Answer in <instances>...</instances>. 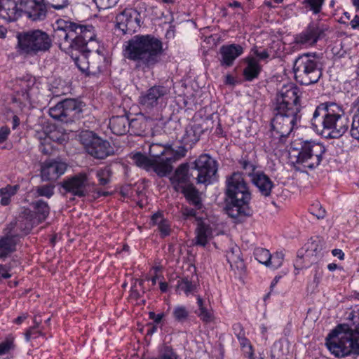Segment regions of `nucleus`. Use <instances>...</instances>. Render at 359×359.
Instances as JSON below:
<instances>
[{
  "mask_svg": "<svg viewBox=\"0 0 359 359\" xmlns=\"http://www.w3.org/2000/svg\"><path fill=\"white\" fill-rule=\"evenodd\" d=\"M34 90V88L22 90L21 97H18L19 101L20 102H30Z\"/></svg>",
  "mask_w": 359,
  "mask_h": 359,
  "instance_id": "nucleus-56",
  "label": "nucleus"
},
{
  "mask_svg": "<svg viewBox=\"0 0 359 359\" xmlns=\"http://www.w3.org/2000/svg\"><path fill=\"white\" fill-rule=\"evenodd\" d=\"M151 221L154 225L158 226L161 236L165 237L170 233V222L163 217V215L160 212L154 214L151 216Z\"/></svg>",
  "mask_w": 359,
  "mask_h": 359,
  "instance_id": "nucleus-37",
  "label": "nucleus"
},
{
  "mask_svg": "<svg viewBox=\"0 0 359 359\" xmlns=\"http://www.w3.org/2000/svg\"><path fill=\"white\" fill-rule=\"evenodd\" d=\"M15 348L13 337H8L0 343V355H4L13 351Z\"/></svg>",
  "mask_w": 359,
  "mask_h": 359,
  "instance_id": "nucleus-49",
  "label": "nucleus"
},
{
  "mask_svg": "<svg viewBox=\"0 0 359 359\" xmlns=\"http://www.w3.org/2000/svg\"><path fill=\"white\" fill-rule=\"evenodd\" d=\"M99 10L109 9L114 7L118 0H93Z\"/></svg>",
  "mask_w": 359,
  "mask_h": 359,
  "instance_id": "nucleus-54",
  "label": "nucleus"
},
{
  "mask_svg": "<svg viewBox=\"0 0 359 359\" xmlns=\"http://www.w3.org/2000/svg\"><path fill=\"white\" fill-rule=\"evenodd\" d=\"M5 235L0 238V258L6 257L16 250L19 240L11 233L4 232Z\"/></svg>",
  "mask_w": 359,
  "mask_h": 359,
  "instance_id": "nucleus-30",
  "label": "nucleus"
},
{
  "mask_svg": "<svg viewBox=\"0 0 359 359\" xmlns=\"http://www.w3.org/2000/svg\"><path fill=\"white\" fill-rule=\"evenodd\" d=\"M130 120L126 116H113L109 120V126L111 132L117 135H123L130 131Z\"/></svg>",
  "mask_w": 359,
  "mask_h": 359,
  "instance_id": "nucleus-29",
  "label": "nucleus"
},
{
  "mask_svg": "<svg viewBox=\"0 0 359 359\" xmlns=\"http://www.w3.org/2000/svg\"><path fill=\"white\" fill-rule=\"evenodd\" d=\"M49 115L55 120L64 122L63 101L60 102L54 107H50L49 109Z\"/></svg>",
  "mask_w": 359,
  "mask_h": 359,
  "instance_id": "nucleus-47",
  "label": "nucleus"
},
{
  "mask_svg": "<svg viewBox=\"0 0 359 359\" xmlns=\"http://www.w3.org/2000/svg\"><path fill=\"white\" fill-rule=\"evenodd\" d=\"M301 92L294 84L283 86L277 93L273 108L301 114Z\"/></svg>",
  "mask_w": 359,
  "mask_h": 359,
  "instance_id": "nucleus-9",
  "label": "nucleus"
},
{
  "mask_svg": "<svg viewBox=\"0 0 359 359\" xmlns=\"http://www.w3.org/2000/svg\"><path fill=\"white\" fill-rule=\"evenodd\" d=\"M53 39L62 51L71 54L75 65L81 72L95 74L100 72L101 67L93 61H88V55H100V45L95 39L94 27L92 25H80L74 22L57 20L54 28Z\"/></svg>",
  "mask_w": 359,
  "mask_h": 359,
  "instance_id": "nucleus-1",
  "label": "nucleus"
},
{
  "mask_svg": "<svg viewBox=\"0 0 359 359\" xmlns=\"http://www.w3.org/2000/svg\"><path fill=\"white\" fill-rule=\"evenodd\" d=\"M273 118L271 121V133L273 139L278 142L284 144L287 138L292 133L302 115L287 111H280L273 108Z\"/></svg>",
  "mask_w": 359,
  "mask_h": 359,
  "instance_id": "nucleus-8",
  "label": "nucleus"
},
{
  "mask_svg": "<svg viewBox=\"0 0 359 359\" xmlns=\"http://www.w3.org/2000/svg\"><path fill=\"white\" fill-rule=\"evenodd\" d=\"M151 359H177V355L172 350H168L159 358H153Z\"/></svg>",
  "mask_w": 359,
  "mask_h": 359,
  "instance_id": "nucleus-62",
  "label": "nucleus"
},
{
  "mask_svg": "<svg viewBox=\"0 0 359 359\" xmlns=\"http://www.w3.org/2000/svg\"><path fill=\"white\" fill-rule=\"evenodd\" d=\"M309 210L310 212L315 215L318 219H322L325 216V210L318 202L312 204Z\"/></svg>",
  "mask_w": 359,
  "mask_h": 359,
  "instance_id": "nucleus-52",
  "label": "nucleus"
},
{
  "mask_svg": "<svg viewBox=\"0 0 359 359\" xmlns=\"http://www.w3.org/2000/svg\"><path fill=\"white\" fill-rule=\"evenodd\" d=\"M35 224L33 212L30 209L25 208L18 217L7 224L4 232L13 234L20 241L21 237L30 232Z\"/></svg>",
  "mask_w": 359,
  "mask_h": 359,
  "instance_id": "nucleus-13",
  "label": "nucleus"
},
{
  "mask_svg": "<svg viewBox=\"0 0 359 359\" xmlns=\"http://www.w3.org/2000/svg\"><path fill=\"white\" fill-rule=\"evenodd\" d=\"M244 62L246 64L243 72L245 80L252 81L257 79L262 71V65L259 60L252 56H248L244 59Z\"/></svg>",
  "mask_w": 359,
  "mask_h": 359,
  "instance_id": "nucleus-27",
  "label": "nucleus"
},
{
  "mask_svg": "<svg viewBox=\"0 0 359 359\" xmlns=\"http://www.w3.org/2000/svg\"><path fill=\"white\" fill-rule=\"evenodd\" d=\"M284 260V255L281 252H276L271 254L270 261L268 262L266 266L273 269H277L282 266Z\"/></svg>",
  "mask_w": 359,
  "mask_h": 359,
  "instance_id": "nucleus-46",
  "label": "nucleus"
},
{
  "mask_svg": "<svg viewBox=\"0 0 359 359\" xmlns=\"http://www.w3.org/2000/svg\"><path fill=\"white\" fill-rule=\"evenodd\" d=\"M22 16L20 0H0V18L11 22Z\"/></svg>",
  "mask_w": 359,
  "mask_h": 359,
  "instance_id": "nucleus-20",
  "label": "nucleus"
},
{
  "mask_svg": "<svg viewBox=\"0 0 359 359\" xmlns=\"http://www.w3.org/2000/svg\"><path fill=\"white\" fill-rule=\"evenodd\" d=\"M34 209V219L36 224L45 221L50 213V207L43 200H38L32 203Z\"/></svg>",
  "mask_w": 359,
  "mask_h": 359,
  "instance_id": "nucleus-31",
  "label": "nucleus"
},
{
  "mask_svg": "<svg viewBox=\"0 0 359 359\" xmlns=\"http://www.w3.org/2000/svg\"><path fill=\"white\" fill-rule=\"evenodd\" d=\"M251 51L253 53V54L259 58V60H264L269 57V54L266 50H264L263 51L260 52L258 50L257 47L253 48Z\"/></svg>",
  "mask_w": 359,
  "mask_h": 359,
  "instance_id": "nucleus-60",
  "label": "nucleus"
},
{
  "mask_svg": "<svg viewBox=\"0 0 359 359\" xmlns=\"http://www.w3.org/2000/svg\"><path fill=\"white\" fill-rule=\"evenodd\" d=\"M226 196V214L234 223H243L252 216V194L242 172H234L228 178Z\"/></svg>",
  "mask_w": 359,
  "mask_h": 359,
  "instance_id": "nucleus-2",
  "label": "nucleus"
},
{
  "mask_svg": "<svg viewBox=\"0 0 359 359\" xmlns=\"http://www.w3.org/2000/svg\"><path fill=\"white\" fill-rule=\"evenodd\" d=\"M55 185L48 184L37 186L34 189V196L50 198L54 194Z\"/></svg>",
  "mask_w": 359,
  "mask_h": 359,
  "instance_id": "nucleus-43",
  "label": "nucleus"
},
{
  "mask_svg": "<svg viewBox=\"0 0 359 359\" xmlns=\"http://www.w3.org/2000/svg\"><path fill=\"white\" fill-rule=\"evenodd\" d=\"M189 165L188 163H182L175 170L174 174L170 177L171 184L175 191L179 192L190 183V176L189 175Z\"/></svg>",
  "mask_w": 359,
  "mask_h": 359,
  "instance_id": "nucleus-22",
  "label": "nucleus"
},
{
  "mask_svg": "<svg viewBox=\"0 0 359 359\" xmlns=\"http://www.w3.org/2000/svg\"><path fill=\"white\" fill-rule=\"evenodd\" d=\"M294 79L301 85L309 86L317 83L322 76V68L316 55L305 53L294 62Z\"/></svg>",
  "mask_w": 359,
  "mask_h": 359,
  "instance_id": "nucleus-6",
  "label": "nucleus"
},
{
  "mask_svg": "<svg viewBox=\"0 0 359 359\" xmlns=\"http://www.w3.org/2000/svg\"><path fill=\"white\" fill-rule=\"evenodd\" d=\"M67 164L56 160H48L43 163L41 177L43 181H55L65 173Z\"/></svg>",
  "mask_w": 359,
  "mask_h": 359,
  "instance_id": "nucleus-19",
  "label": "nucleus"
},
{
  "mask_svg": "<svg viewBox=\"0 0 359 359\" xmlns=\"http://www.w3.org/2000/svg\"><path fill=\"white\" fill-rule=\"evenodd\" d=\"M187 149L184 147H177V149L172 148L168 146V151L165 157V162L162 163L156 167V173L158 176L162 177L170 174L172 170V163L184 157L187 154Z\"/></svg>",
  "mask_w": 359,
  "mask_h": 359,
  "instance_id": "nucleus-18",
  "label": "nucleus"
},
{
  "mask_svg": "<svg viewBox=\"0 0 359 359\" xmlns=\"http://www.w3.org/2000/svg\"><path fill=\"white\" fill-rule=\"evenodd\" d=\"M313 129L325 138H339L348 128V120L342 107L326 102L316 108L311 119Z\"/></svg>",
  "mask_w": 359,
  "mask_h": 359,
  "instance_id": "nucleus-3",
  "label": "nucleus"
},
{
  "mask_svg": "<svg viewBox=\"0 0 359 359\" xmlns=\"http://www.w3.org/2000/svg\"><path fill=\"white\" fill-rule=\"evenodd\" d=\"M10 133V129L8 126H2L0 128V143L4 142Z\"/></svg>",
  "mask_w": 359,
  "mask_h": 359,
  "instance_id": "nucleus-63",
  "label": "nucleus"
},
{
  "mask_svg": "<svg viewBox=\"0 0 359 359\" xmlns=\"http://www.w3.org/2000/svg\"><path fill=\"white\" fill-rule=\"evenodd\" d=\"M180 191L184 195L190 204L194 205L197 209L201 208L202 203L199 192L193 184H189Z\"/></svg>",
  "mask_w": 359,
  "mask_h": 359,
  "instance_id": "nucleus-33",
  "label": "nucleus"
},
{
  "mask_svg": "<svg viewBox=\"0 0 359 359\" xmlns=\"http://www.w3.org/2000/svg\"><path fill=\"white\" fill-rule=\"evenodd\" d=\"M226 257L230 264L231 270L233 271L236 276L241 278L245 275L246 267L243 259L241 258V251L237 245L233 246L227 252Z\"/></svg>",
  "mask_w": 359,
  "mask_h": 359,
  "instance_id": "nucleus-21",
  "label": "nucleus"
},
{
  "mask_svg": "<svg viewBox=\"0 0 359 359\" xmlns=\"http://www.w3.org/2000/svg\"><path fill=\"white\" fill-rule=\"evenodd\" d=\"M243 53V48L239 44L226 46V66L233 65L234 60Z\"/></svg>",
  "mask_w": 359,
  "mask_h": 359,
  "instance_id": "nucleus-39",
  "label": "nucleus"
},
{
  "mask_svg": "<svg viewBox=\"0 0 359 359\" xmlns=\"http://www.w3.org/2000/svg\"><path fill=\"white\" fill-rule=\"evenodd\" d=\"M48 133L42 128L36 129L35 130V137L39 141V148L41 153L43 154H50L53 150V146L48 142Z\"/></svg>",
  "mask_w": 359,
  "mask_h": 359,
  "instance_id": "nucleus-32",
  "label": "nucleus"
},
{
  "mask_svg": "<svg viewBox=\"0 0 359 359\" xmlns=\"http://www.w3.org/2000/svg\"><path fill=\"white\" fill-rule=\"evenodd\" d=\"M198 172V184H210L216 179L217 165L216 161L208 154L201 155L194 161V168Z\"/></svg>",
  "mask_w": 359,
  "mask_h": 359,
  "instance_id": "nucleus-15",
  "label": "nucleus"
},
{
  "mask_svg": "<svg viewBox=\"0 0 359 359\" xmlns=\"http://www.w3.org/2000/svg\"><path fill=\"white\" fill-rule=\"evenodd\" d=\"M326 346L338 358L351 354L359 355V327L338 325L326 337Z\"/></svg>",
  "mask_w": 359,
  "mask_h": 359,
  "instance_id": "nucleus-5",
  "label": "nucleus"
},
{
  "mask_svg": "<svg viewBox=\"0 0 359 359\" xmlns=\"http://www.w3.org/2000/svg\"><path fill=\"white\" fill-rule=\"evenodd\" d=\"M251 181L252 183L257 187L262 196H270L272 188L273 187V183L264 172H256L252 177H251Z\"/></svg>",
  "mask_w": 359,
  "mask_h": 359,
  "instance_id": "nucleus-26",
  "label": "nucleus"
},
{
  "mask_svg": "<svg viewBox=\"0 0 359 359\" xmlns=\"http://www.w3.org/2000/svg\"><path fill=\"white\" fill-rule=\"evenodd\" d=\"M48 142L52 144V142H57L58 144H62L65 141V136L61 134L58 130L49 131L48 133Z\"/></svg>",
  "mask_w": 359,
  "mask_h": 359,
  "instance_id": "nucleus-53",
  "label": "nucleus"
},
{
  "mask_svg": "<svg viewBox=\"0 0 359 359\" xmlns=\"http://www.w3.org/2000/svg\"><path fill=\"white\" fill-rule=\"evenodd\" d=\"M323 271L321 268H320L318 266H315V273H314V278L313 281L318 285L319 283L320 282V280L323 277Z\"/></svg>",
  "mask_w": 359,
  "mask_h": 359,
  "instance_id": "nucleus-61",
  "label": "nucleus"
},
{
  "mask_svg": "<svg viewBox=\"0 0 359 359\" xmlns=\"http://www.w3.org/2000/svg\"><path fill=\"white\" fill-rule=\"evenodd\" d=\"M325 0H304L302 4L304 8L312 11L315 15L318 14L322 11L323 5Z\"/></svg>",
  "mask_w": 359,
  "mask_h": 359,
  "instance_id": "nucleus-44",
  "label": "nucleus"
},
{
  "mask_svg": "<svg viewBox=\"0 0 359 359\" xmlns=\"http://www.w3.org/2000/svg\"><path fill=\"white\" fill-rule=\"evenodd\" d=\"M111 170L109 167L106 166L96 171V177L98 179V184L105 186L111 181Z\"/></svg>",
  "mask_w": 359,
  "mask_h": 359,
  "instance_id": "nucleus-41",
  "label": "nucleus"
},
{
  "mask_svg": "<svg viewBox=\"0 0 359 359\" xmlns=\"http://www.w3.org/2000/svg\"><path fill=\"white\" fill-rule=\"evenodd\" d=\"M170 88L163 85H154L139 97V103L147 109L162 107L167 101Z\"/></svg>",
  "mask_w": 359,
  "mask_h": 359,
  "instance_id": "nucleus-12",
  "label": "nucleus"
},
{
  "mask_svg": "<svg viewBox=\"0 0 359 359\" xmlns=\"http://www.w3.org/2000/svg\"><path fill=\"white\" fill-rule=\"evenodd\" d=\"M306 250L300 259L304 262L308 261L311 264L316 262L319 257L323 256L324 242L319 237L311 238L306 243Z\"/></svg>",
  "mask_w": 359,
  "mask_h": 359,
  "instance_id": "nucleus-23",
  "label": "nucleus"
},
{
  "mask_svg": "<svg viewBox=\"0 0 359 359\" xmlns=\"http://www.w3.org/2000/svg\"><path fill=\"white\" fill-rule=\"evenodd\" d=\"M172 316L176 321L179 323H184L188 319L189 312L186 306L178 305L174 307Z\"/></svg>",
  "mask_w": 359,
  "mask_h": 359,
  "instance_id": "nucleus-42",
  "label": "nucleus"
},
{
  "mask_svg": "<svg viewBox=\"0 0 359 359\" xmlns=\"http://www.w3.org/2000/svg\"><path fill=\"white\" fill-rule=\"evenodd\" d=\"M46 3L55 9L60 10L67 7L69 0H46Z\"/></svg>",
  "mask_w": 359,
  "mask_h": 359,
  "instance_id": "nucleus-55",
  "label": "nucleus"
},
{
  "mask_svg": "<svg viewBox=\"0 0 359 359\" xmlns=\"http://www.w3.org/2000/svg\"><path fill=\"white\" fill-rule=\"evenodd\" d=\"M87 183V175L81 172L64 180L62 183V187L66 191L81 198L88 195Z\"/></svg>",
  "mask_w": 359,
  "mask_h": 359,
  "instance_id": "nucleus-17",
  "label": "nucleus"
},
{
  "mask_svg": "<svg viewBox=\"0 0 359 359\" xmlns=\"http://www.w3.org/2000/svg\"><path fill=\"white\" fill-rule=\"evenodd\" d=\"M132 158L137 166L147 170L152 169L155 172L156 167L161 164V163L158 164L156 161H152L151 158H149L141 153L135 154Z\"/></svg>",
  "mask_w": 359,
  "mask_h": 359,
  "instance_id": "nucleus-34",
  "label": "nucleus"
},
{
  "mask_svg": "<svg viewBox=\"0 0 359 359\" xmlns=\"http://www.w3.org/2000/svg\"><path fill=\"white\" fill-rule=\"evenodd\" d=\"M180 212L184 219H188L191 217H196V210L187 206H182Z\"/></svg>",
  "mask_w": 359,
  "mask_h": 359,
  "instance_id": "nucleus-57",
  "label": "nucleus"
},
{
  "mask_svg": "<svg viewBox=\"0 0 359 359\" xmlns=\"http://www.w3.org/2000/svg\"><path fill=\"white\" fill-rule=\"evenodd\" d=\"M116 27L123 34L136 32L141 25V15L135 9L126 8L116 18Z\"/></svg>",
  "mask_w": 359,
  "mask_h": 359,
  "instance_id": "nucleus-16",
  "label": "nucleus"
},
{
  "mask_svg": "<svg viewBox=\"0 0 359 359\" xmlns=\"http://www.w3.org/2000/svg\"><path fill=\"white\" fill-rule=\"evenodd\" d=\"M153 121L151 118H146L143 116H139L130 120L129 133L130 135L146 136L151 131Z\"/></svg>",
  "mask_w": 359,
  "mask_h": 359,
  "instance_id": "nucleus-24",
  "label": "nucleus"
},
{
  "mask_svg": "<svg viewBox=\"0 0 359 359\" xmlns=\"http://www.w3.org/2000/svg\"><path fill=\"white\" fill-rule=\"evenodd\" d=\"M79 138L87 153L95 158L104 159L114 153L110 143L92 131H83Z\"/></svg>",
  "mask_w": 359,
  "mask_h": 359,
  "instance_id": "nucleus-10",
  "label": "nucleus"
},
{
  "mask_svg": "<svg viewBox=\"0 0 359 359\" xmlns=\"http://www.w3.org/2000/svg\"><path fill=\"white\" fill-rule=\"evenodd\" d=\"M137 283L140 287H142V285L144 284V280H135V282L131 288L130 297L133 299H137L140 297V293L137 288Z\"/></svg>",
  "mask_w": 359,
  "mask_h": 359,
  "instance_id": "nucleus-58",
  "label": "nucleus"
},
{
  "mask_svg": "<svg viewBox=\"0 0 359 359\" xmlns=\"http://www.w3.org/2000/svg\"><path fill=\"white\" fill-rule=\"evenodd\" d=\"M327 27L318 21H311L304 29L296 34L294 43L300 46H313L325 36Z\"/></svg>",
  "mask_w": 359,
  "mask_h": 359,
  "instance_id": "nucleus-14",
  "label": "nucleus"
},
{
  "mask_svg": "<svg viewBox=\"0 0 359 359\" xmlns=\"http://www.w3.org/2000/svg\"><path fill=\"white\" fill-rule=\"evenodd\" d=\"M326 151L325 146L315 141H304L297 155V163L312 169L318 167Z\"/></svg>",
  "mask_w": 359,
  "mask_h": 359,
  "instance_id": "nucleus-11",
  "label": "nucleus"
},
{
  "mask_svg": "<svg viewBox=\"0 0 359 359\" xmlns=\"http://www.w3.org/2000/svg\"><path fill=\"white\" fill-rule=\"evenodd\" d=\"M187 135L190 137L191 141L197 142L199 140L201 135L203 134L201 128L196 123L191 126V129L188 130Z\"/></svg>",
  "mask_w": 359,
  "mask_h": 359,
  "instance_id": "nucleus-51",
  "label": "nucleus"
},
{
  "mask_svg": "<svg viewBox=\"0 0 359 359\" xmlns=\"http://www.w3.org/2000/svg\"><path fill=\"white\" fill-rule=\"evenodd\" d=\"M168 151V146L161 144H152L149 147V154L152 161H156L158 164L165 162V157Z\"/></svg>",
  "mask_w": 359,
  "mask_h": 359,
  "instance_id": "nucleus-36",
  "label": "nucleus"
},
{
  "mask_svg": "<svg viewBox=\"0 0 359 359\" xmlns=\"http://www.w3.org/2000/svg\"><path fill=\"white\" fill-rule=\"evenodd\" d=\"M212 229L209 224L197 218V226L195 230V244L205 246L212 236Z\"/></svg>",
  "mask_w": 359,
  "mask_h": 359,
  "instance_id": "nucleus-28",
  "label": "nucleus"
},
{
  "mask_svg": "<svg viewBox=\"0 0 359 359\" xmlns=\"http://www.w3.org/2000/svg\"><path fill=\"white\" fill-rule=\"evenodd\" d=\"M255 258L262 264L266 266L270 261L271 253L269 250L263 248H257L254 250Z\"/></svg>",
  "mask_w": 359,
  "mask_h": 359,
  "instance_id": "nucleus-45",
  "label": "nucleus"
},
{
  "mask_svg": "<svg viewBox=\"0 0 359 359\" xmlns=\"http://www.w3.org/2000/svg\"><path fill=\"white\" fill-rule=\"evenodd\" d=\"M353 111L351 135L354 139L359 140V100L353 103Z\"/></svg>",
  "mask_w": 359,
  "mask_h": 359,
  "instance_id": "nucleus-40",
  "label": "nucleus"
},
{
  "mask_svg": "<svg viewBox=\"0 0 359 359\" xmlns=\"http://www.w3.org/2000/svg\"><path fill=\"white\" fill-rule=\"evenodd\" d=\"M177 288L179 291H182L185 294H188L194 291V285L188 280V278H186L178 280Z\"/></svg>",
  "mask_w": 359,
  "mask_h": 359,
  "instance_id": "nucleus-50",
  "label": "nucleus"
},
{
  "mask_svg": "<svg viewBox=\"0 0 359 359\" xmlns=\"http://www.w3.org/2000/svg\"><path fill=\"white\" fill-rule=\"evenodd\" d=\"M19 52L29 55H37L50 49L52 41L48 34L39 29L19 33L17 36Z\"/></svg>",
  "mask_w": 359,
  "mask_h": 359,
  "instance_id": "nucleus-7",
  "label": "nucleus"
},
{
  "mask_svg": "<svg viewBox=\"0 0 359 359\" xmlns=\"http://www.w3.org/2000/svg\"><path fill=\"white\" fill-rule=\"evenodd\" d=\"M196 123L201 128L203 133L212 128V121L208 118L202 120L201 123Z\"/></svg>",
  "mask_w": 359,
  "mask_h": 359,
  "instance_id": "nucleus-59",
  "label": "nucleus"
},
{
  "mask_svg": "<svg viewBox=\"0 0 359 359\" xmlns=\"http://www.w3.org/2000/svg\"><path fill=\"white\" fill-rule=\"evenodd\" d=\"M35 328L31 327L25 333V337L27 341H29L33 336L36 337V334H41V331H35Z\"/></svg>",
  "mask_w": 359,
  "mask_h": 359,
  "instance_id": "nucleus-64",
  "label": "nucleus"
},
{
  "mask_svg": "<svg viewBox=\"0 0 359 359\" xmlns=\"http://www.w3.org/2000/svg\"><path fill=\"white\" fill-rule=\"evenodd\" d=\"M197 306L198 309L195 310V313L203 323H208L213 320L212 310L208 308L207 304L200 296L197 297Z\"/></svg>",
  "mask_w": 359,
  "mask_h": 359,
  "instance_id": "nucleus-35",
  "label": "nucleus"
},
{
  "mask_svg": "<svg viewBox=\"0 0 359 359\" xmlns=\"http://www.w3.org/2000/svg\"><path fill=\"white\" fill-rule=\"evenodd\" d=\"M238 163L241 168L246 171V173L249 177H252L253 175L255 174L256 166L247 158H241L238 161Z\"/></svg>",
  "mask_w": 359,
  "mask_h": 359,
  "instance_id": "nucleus-48",
  "label": "nucleus"
},
{
  "mask_svg": "<svg viewBox=\"0 0 359 359\" xmlns=\"http://www.w3.org/2000/svg\"><path fill=\"white\" fill-rule=\"evenodd\" d=\"M20 185L8 184L0 189V204L3 206L8 205L11 202V198L20 190Z\"/></svg>",
  "mask_w": 359,
  "mask_h": 359,
  "instance_id": "nucleus-38",
  "label": "nucleus"
},
{
  "mask_svg": "<svg viewBox=\"0 0 359 359\" xmlns=\"http://www.w3.org/2000/svg\"><path fill=\"white\" fill-rule=\"evenodd\" d=\"M64 122H72L81 117L82 112L81 103L74 99H66L63 100Z\"/></svg>",
  "mask_w": 359,
  "mask_h": 359,
  "instance_id": "nucleus-25",
  "label": "nucleus"
},
{
  "mask_svg": "<svg viewBox=\"0 0 359 359\" xmlns=\"http://www.w3.org/2000/svg\"><path fill=\"white\" fill-rule=\"evenodd\" d=\"M162 42L152 35H135L123 46V55L137 62L138 67L151 68L161 59Z\"/></svg>",
  "mask_w": 359,
  "mask_h": 359,
  "instance_id": "nucleus-4",
  "label": "nucleus"
}]
</instances>
